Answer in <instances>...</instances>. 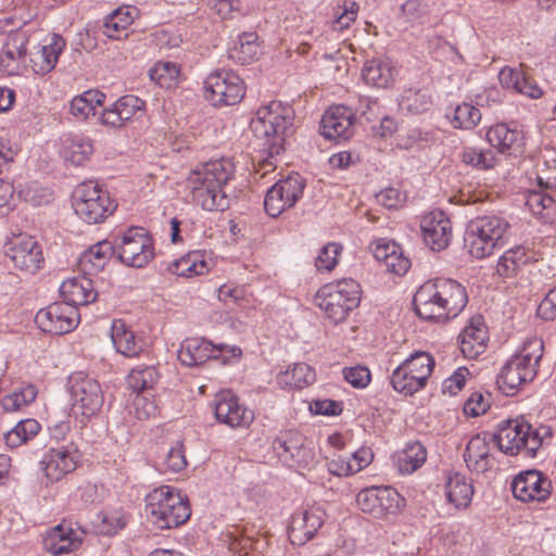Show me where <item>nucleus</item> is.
<instances>
[{
  "label": "nucleus",
  "mask_w": 556,
  "mask_h": 556,
  "mask_svg": "<svg viewBox=\"0 0 556 556\" xmlns=\"http://www.w3.org/2000/svg\"><path fill=\"white\" fill-rule=\"evenodd\" d=\"M467 302L466 289L456 280L445 278L426 281L413 299L415 312L420 318L438 321L456 317Z\"/></svg>",
  "instance_id": "nucleus-1"
},
{
  "label": "nucleus",
  "mask_w": 556,
  "mask_h": 556,
  "mask_svg": "<svg viewBox=\"0 0 556 556\" xmlns=\"http://www.w3.org/2000/svg\"><path fill=\"white\" fill-rule=\"evenodd\" d=\"M235 172L233 162L226 157L197 166L187 179L193 201L208 212L227 210L230 201L225 187L233 178Z\"/></svg>",
  "instance_id": "nucleus-2"
},
{
  "label": "nucleus",
  "mask_w": 556,
  "mask_h": 556,
  "mask_svg": "<svg viewBox=\"0 0 556 556\" xmlns=\"http://www.w3.org/2000/svg\"><path fill=\"white\" fill-rule=\"evenodd\" d=\"M543 355V340L527 339L520 351L502 367L496 379L498 389L507 396L515 395L522 384L535 378Z\"/></svg>",
  "instance_id": "nucleus-3"
},
{
  "label": "nucleus",
  "mask_w": 556,
  "mask_h": 556,
  "mask_svg": "<svg viewBox=\"0 0 556 556\" xmlns=\"http://www.w3.org/2000/svg\"><path fill=\"white\" fill-rule=\"evenodd\" d=\"M552 438V429L541 425L532 429L523 419L507 420L500 425L498 431L493 435L498 448L508 455L523 453L527 457H534L546 439Z\"/></svg>",
  "instance_id": "nucleus-4"
},
{
  "label": "nucleus",
  "mask_w": 556,
  "mask_h": 556,
  "mask_svg": "<svg viewBox=\"0 0 556 556\" xmlns=\"http://www.w3.org/2000/svg\"><path fill=\"white\" fill-rule=\"evenodd\" d=\"M290 125V109L273 101L257 110L250 128L257 139L264 140L263 148L273 157L283 150V136Z\"/></svg>",
  "instance_id": "nucleus-5"
},
{
  "label": "nucleus",
  "mask_w": 556,
  "mask_h": 556,
  "mask_svg": "<svg viewBox=\"0 0 556 556\" xmlns=\"http://www.w3.org/2000/svg\"><path fill=\"white\" fill-rule=\"evenodd\" d=\"M361 286L353 279H342L323 286L314 302L333 324L344 321L361 302Z\"/></svg>",
  "instance_id": "nucleus-6"
},
{
  "label": "nucleus",
  "mask_w": 556,
  "mask_h": 556,
  "mask_svg": "<svg viewBox=\"0 0 556 556\" xmlns=\"http://www.w3.org/2000/svg\"><path fill=\"white\" fill-rule=\"evenodd\" d=\"M146 510L160 529L178 527L191 515L188 500L168 485H162L148 494Z\"/></svg>",
  "instance_id": "nucleus-7"
},
{
  "label": "nucleus",
  "mask_w": 556,
  "mask_h": 556,
  "mask_svg": "<svg viewBox=\"0 0 556 556\" xmlns=\"http://www.w3.org/2000/svg\"><path fill=\"white\" fill-rule=\"evenodd\" d=\"M434 358L427 352H415L405 359L391 375L393 389L410 396L422 390L434 368Z\"/></svg>",
  "instance_id": "nucleus-8"
},
{
  "label": "nucleus",
  "mask_w": 556,
  "mask_h": 556,
  "mask_svg": "<svg viewBox=\"0 0 556 556\" xmlns=\"http://www.w3.org/2000/svg\"><path fill=\"white\" fill-rule=\"evenodd\" d=\"M73 205L75 213L88 224L101 223L116 208L109 193L92 181L76 188Z\"/></svg>",
  "instance_id": "nucleus-9"
},
{
  "label": "nucleus",
  "mask_w": 556,
  "mask_h": 556,
  "mask_svg": "<svg viewBox=\"0 0 556 556\" xmlns=\"http://www.w3.org/2000/svg\"><path fill=\"white\" fill-rule=\"evenodd\" d=\"M205 98L215 106L235 105L245 92L243 80L232 71H217L204 81Z\"/></svg>",
  "instance_id": "nucleus-10"
},
{
  "label": "nucleus",
  "mask_w": 556,
  "mask_h": 556,
  "mask_svg": "<svg viewBox=\"0 0 556 556\" xmlns=\"http://www.w3.org/2000/svg\"><path fill=\"white\" fill-rule=\"evenodd\" d=\"M73 408L86 418H90L103 405V393L97 380L88 375L77 371L68 378Z\"/></svg>",
  "instance_id": "nucleus-11"
},
{
  "label": "nucleus",
  "mask_w": 556,
  "mask_h": 556,
  "mask_svg": "<svg viewBox=\"0 0 556 556\" xmlns=\"http://www.w3.org/2000/svg\"><path fill=\"white\" fill-rule=\"evenodd\" d=\"M154 257L152 238L143 228L128 229L118 247V258L127 266L142 268Z\"/></svg>",
  "instance_id": "nucleus-12"
},
{
  "label": "nucleus",
  "mask_w": 556,
  "mask_h": 556,
  "mask_svg": "<svg viewBox=\"0 0 556 556\" xmlns=\"http://www.w3.org/2000/svg\"><path fill=\"white\" fill-rule=\"evenodd\" d=\"M304 187V180L299 175L279 180L266 192L265 212L270 217H278L286 210L294 206L302 197Z\"/></svg>",
  "instance_id": "nucleus-13"
},
{
  "label": "nucleus",
  "mask_w": 556,
  "mask_h": 556,
  "mask_svg": "<svg viewBox=\"0 0 556 556\" xmlns=\"http://www.w3.org/2000/svg\"><path fill=\"white\" fill-rule=\"evenodd\" d=\"M225 354H228L230 357H239L241 349L227 344L214 345L204 339L189 338L181 343L178 358L182 365L193 367Z\"/></svg>",
  "instance_id": "nucleus-14"
},
{
  "label": "nucleus",
  "mask_w": 556,
  "mask_h": 556,
  "mask_svg": "<svg viewBox=\"0 0 556 556\" xmlns=\"http://www.w3.org/2000/svg\"><path fill=\"white\" fill-rule=\"evenodd\" d=\"M35 321L42 331L60 336L77 327L79 314L74 305L56 302L40 309L36 314Z\"/></svg>",
  "instance_id": "nucleus-15"
},
{
  "label": "nucleus",
  "mask_w": 556,
  "mask_h": 556,
  "mask_svg": "<svg viewBox=\"0 0 556 556\" xmlns=\"http://www.w3.org/2000/svg\"><path fill=\"white\" fill-rule=\"evenodd\" d=\"M273 447L290 467L308 468L315 460L313 448L305 444V439L296 431L281 433L274 440Z\"/></svg>",
  "instance_id": "nucleus-16"
},
{
  "label": "nucleus",
  "mask_w": 556,
  "mask_h": 556,
  "mask_svg": "<svg viewBox=\"0 0 556 556\" xmlns=\"http://www.w3.org/2000/svg\"><path fill=\"white\" fill-rule=\"evenodd\" d=\"M146 113V102L134 94L118 98L102 111L100 123L109 128L121 129L140 119Z\"/></svg>",
  "instance_id": "nucleus-17"
},
{
  "label": "nucleus",
  "mask_w": 556,
  "mask_h": 556,
  "mask_svg": "<svg viewBox=\"0 0 556 556\" xmlns=\"http://www.w3.org/2000/svg\"><path fill=\"white\" fill-rule=\"evenodd\" d=\"M213 408L216 420L230 428H245L254 420V413L241 404L239 397L229 390L215 395Z\"/></svg>",
  "instance_id": "nucleus-18"
},
{
  "label": "nucleus",
  "mask_w": 556,
  "mask_h": 556,
  "mask_svg": "<svg viewBox=\"0 0 556 556\" xmlns=\"http://www.w3.org/2000/svg\"><path fill=\"white\" fill-rule=\"evenodd\" d=\"M551 481L538 470L519 473L511 483L514 496L522 502H545L551 495Z\"/></svg>",
  "instance_id": "nucleus-19"
},
{
  "label": "nucleus",
  "mask_w": 556,
  "mask_h": 556,
  "mask_svg": "<svg viewBox=\"0 0 556 556\" xmlns=\"http://www.w3.org/2000/svg\"><path fill=\"white\" fill-rule=\"evenodd\" d=\"M424 241L433 251L446 249L452 239V223L441 211H432L425 215L420 224Z\"/></svg>",
  "instance_id": "nucleus-20"
},
{
  "label": "nucleus",
  "mask_w": 556,
  "mask_h": 556,
  "mask_svg": "<svg viewBox=\"0 0 556 556\" xmlns=\"http://www.w3.org/2000/svg\"><path fill=\"white\" fill-rule=\"evenodd\" d=\"M355 116L351 108L339 104L330 106L323 115L321 135L327 139H349L354 132Z\"/></svg>",
  "instance_id": "nucleus-21"
},
{
  "label": "nucleus",
  "mask_w": 556,
  "mask_h": 556,
  "mask_svg": "<svg viewBox=\"0 0 556 556\" xmlns=\"http://www.w3.org/2000/svg\"><path fill=\"white\" fill-rule=\"evenodd\" d=\"M14 266L26 273H35L43 262L42 251L31 237L15 238L7 252Z\"/></svg>",
  "instance_id": "nucleus-22"
},
{
  "label": "nucleus",
  "mask_w": 556,
  "mask_h": 556,
  "mask_svg": "<svg viewBox=\"0 0 556 556\" xmlns=\"http://www.w3.org/2000/svg\"><path fill=\"white\" fill-rule=\"evenodd\" d=\"M28 37L25 31H11L0 51V66L8 75L17 74L26 60Z\"/></svg>",
  "instance_id": "nucleus-23"
},
{
  "label": "nucleus",
  "mask_w": 556,
  "mask_h": 556,
  "mask_svg": "<svg viewBox=\"0 0 556 556\" xmlns=\"http://www.w3.org/2000/svg\"><path fill=\"white\" fill-rule=\"evenodd\" d=\"M488 339L483 317L473 316L459 334V349L466 358L475 359L485 351Z\"/></svg>",
  "instance_id": "nucleus-24"
},
{
  "label": "nucleus",
  "mask_w": 556,
  "mask_h": 556,
  "mask_svg": "<svg viewBox=\"0 0 556 556\" xmlns=\"http://www.w3.org/2000/svg\"><path fill=\"white\" fill-rule=\"evenodd\" d=\"M325 513L320 508H309L292 516L289 539L293 544H304L311 540L324 522Z\"/></svg>",
  "instance_id": "nucleus-25"
},
{
  "label": "nucleus",
  "mask_w": 556,
  "mask_h": 556,
  "mask_svg": "<svg viewBox=\"0 0 556 556\" xmlns=\"http://www.w3.org/2000/svg\"><path fill=\"white\" fill-rule=\"evenodd\" d=\"M492 440L493 435L488 433H478L469 440L464 459L470 471L482 473L492 467L493 457L490 453Z\"/></svg>",
  "instance_id": "nucleus-26"
},
{
  "label": "nucleus",
  "mask_w": 556,
  "mask_h": 556,
  "mask_svg": "<svg viewBox=\"0 0 556 556\" xmlns=\"http://www.w3.org/2000/svg\"><path fill=\"white\" fill-rule=\"evenodd\" d=\"M78 456L64 447L52 448L42 460L46 477L51 481H60L76 469Z\"/></svg>",
  "instance_id": "nucleus-27"
},
{
  "label": "nucleus",
  "mask_w": 556,
  "mask_h": 556,
  "mask_svg": "<svg viewBox=\"0 0 556 556\" xmlns=\"http://www.w3.org/2000/svg\"><path fill=\"white\" fill-rule=\"evenodd\" d=\"M60 293L63 298V303L74 305H87L97 300L98 293L94 290L93 281L87 276L71 278L60 287Z\"/></svg>",
  "instance_id": "nucleus-28"
},
{
  "label": "nucleus",
  "mask_w": 556,
  "mask_h": 556,
  "mask_svg": "<svg viewBox=\"0 0 556 556\" xmlns=\"http://www.w3.org/2000/svg\"><path fill=\"white\" fill-rule=\"evenodd\" d=\"M65 45L63 37L53 34L49 43L30 54L33 71L38 75L50 73L55 67Z\"/></svg>",
  "instance_id": "nucleus-29"
},
{
  "label": "nucleus",
  "mask_w": 556,
  "mask_h": 556,
  "mask_svg": "<svg viewBox=\"0 0 556 556\" xmlns=\"http://www.w3.org/2000/svg\"><path fill=\"white\" fill-rule=\"evenodd\" d=\"M498 80L502 87L513 89L532 99H538L543 94L542 89L529 78L521 67L506 66L502 68Z\"/></svg>",
  "instance_id": "nucleus-30"
},
{
  "label": "nucleus",
  "mask_w": 556,
  "mask_h": 556,
  "mask_svg": "<svg viewBox=\"0 0 556 556\" xmlns=\"http://www.w3.org/2000/svg\"><path fill=\"white\" fill-rule=\"evenodd\" d=\"M396 70L390 59H372L364 64L362 76L366 84L377 88L390 87L396 76Z\"/></svg>",
  "instance_id": "nucleus-31"
},
{
  "label": "nucleus",
  "mask_w": 556,
  "mask_h": 556,
  "mask_svg": "<svg viewBox=\"0 0 556 556\" xmlns=\"http://www.w3.org/2000/svg\"><path fill=\"white\" fill-rule=\"evenodd\" d=\"M490 144L501 153L513 154L522 147L523 136L516 128H509L507 124L498 123L486 131Z\"/></svg>",
  "instance_id": "nucleus-32"
},
{
  "label": "nucleus",
  "mask_w": 556,
  "mask_h": 556,
  "mask_svg": "<svg viewBox=\"0 0 556 556\" xmlns=\"http://www.w3.org/2000/svg\"><path fill=\"white\" fill-rule=\"evenodd\" d=\"M114 249L112 244L104 240L91 245L78 260V268L85 276H93L101 271Z\"/></svg>",
  "instance_id": "nucleus-33"
},
{
  "label": "nucleus",
  "mask_w": 556,
  "mask_h": 556,
  "mask_svg": "<svg viewBox=\"0 0 556 556\" xmlns=\"http://www.w3.org/2000/svg\"><path fill=\"white\" fill-rule=\"evenodd\" d=\"M80 544V538L71 527L61 523L54 527L45 538V547L55 556L67 554Z\"/></svg>",
  "instance_id": "nucleus-34"
},
{
  "label": "nucleus",
  "mask_w": 556,
  "mask_h": 556,
  "mask_svg": "<svg viewBox=\"0 0 556 556\" xmlns=\"http://www.w3.org/2000/svg\"><path fill=\"white\" fill-rule=\"evenodd\" d=\"M111 339L116 351L127 357L138 356L143 349L141 341L121 319L113 321Z\"/></svg>",
  "instance_id": "nucleus-35"
},
{
  "label": "nucleus",
  "mask_w": 556,
  "mask_h": 556,
  "mask_svg": "<svg viewBox=\"0 0 556 556\" xmlns=\"http://www.w3.org/2000/svg\"><path fill=\"white\" fill-rule=\"evenodd\" d=\"M445 493L447 501L456 508H466L471 502L473 486L464 475L455 472L447 477Z\"/></svg>",
  "instance_id": "nucleus-36"
},
{
  "label": "nucleus",
  "mask_w": 556,
  "mask_h": 556,
  "mask_svg": "<svg viewBox=\"0 0 556 556\" xmlns=\"http://www.w3.org/2000/svg\"><path fill=\"white\" fill-rule=\"evenodd\" d=\"M426 459V447L419 441H413L396 453L394 463L400 472L408 475L419 469Z\"/></svg>",
  "instance_id": "nucleus-37"
},
{
  "label": "nucleus",
  "mask_w": 556,
  "mask_h": 556,
  "mask_svg": "<svg viewBox=\"0 0 556 556\" xmlns=\"http://www.w3.org/2000/svg\"><path fill=\"white\" fill-rule=\"evenodd\" d=\"M135 8L121 7L109 14L103 24V34L111 39L127 37L128 27L134 22Z\"/></svg>",
  "instance_id": "nucleus-38"
},
{
  "label": "nucleus",
  "mask_w": 556,
  "mask_h": 556,
  "mask_svg": "<svg viewBox=\"0 0 556 556\" xmlns=\"http://www.w3.org/2000/svg\"><path fill=\"white\" fill-rule=\"evenodd\" d=\"M208 269V264L200 251L189 252L168 265V270L172 274L186 278L204 275Z\"/></svg>",
  "instance_id": "nucleus-39"
},
{
  "label": "nucleus",
  "mask_w": 556,
  "mask_h": 556,
  "mask_svg": "<svg viewBox=\"0 0 556 556\" xmlns=\"http://www.w3.org/2000/svg\"><path fill=\"white\" fill-rule=\"evenodd\" d=\"M495 247L502 241L509 229L508 222L496 215L480 216L470 222Z\"/></svg>",
  "instance_id": "nucleus-40"
},
{
  "label": "nucleus",
  "mask_w": 556,
  "mask_h": 556,
  "mask_svg": "<svg viewBox=\"0 0 556 556\" xmlns=\"http://www.w3.org/2000/svg\"><path fill=\"white\" fill-rule=\"evenodd\" d=\"M261 45L256 33H243L238 43L230 51V56L241 64H249L258 59Z\"/></svg>",
  "instance_id": "nucleus-41"
},
{
  "label": "nucleus",
  "mask_w": 556,
  "mask_h": 556,
  "mask_svg": "<svg viewBox=\"0 0 556 556\" xmlns=\"http://www.w3.org/2000/svg\"><path fill=\"white\" fill-rule=\"evenodd\" d=\"M399 105L402 111L421 114L430 110L432 99L425 89L407 88L403 90Z\"/></svg>",
  "instance_id": "nucleus-42"
},
{
  "label": "nucleus",
  "mask_w": 556,
  "mask_h": 556,
  "mask_svg": "<svg viewBox=\"0 0 556 556\" xmlns=\"http://www.w3.org/2000/svg\"><path fill=\"white\" fill-rule=\"evenodd\" d=\"M105 94L99 90H88L75 97L71 102V113L81 119L94 114L98 105H102Z\"/></svg>",
  "instance_id": "nucleus-43"
},
{
  "label": "nucleus",
  "mask_w": 556,
  "mask_h": 556,
  "mask_svg": "<svg viewBox=\"0 0 556 556\" xmlns=\"http://www.w3.org/2000/svg\"><path fill=\"white\" fill-rule=\"evenodd\" d=\"M464 240L468 253L476 258H484L491 255L496 248L470 223L467 226Z\"/></svg>",
  "instance_id": "nucleus-44"
},
{
  "label": "nucleus",
  "mask_w": 556,
  "mask_h": 556,
  "mask_svg": "<svg viewBox=\"0 0 556 556\" xmlns=\"http://www.w3.org/2000/svg\"><path fill=\"white\" fill-rule=\"evenodd\" d=\"M93 153V147L89 139L74 137L68 139L63 149V157L73 165H83Z\"/></svg>",
  "instance_id": "nucleus-45"
},
{
  "label": "nucleus",
  "mask_w": 556,
  "mask_h": 556,
  "mask_svg": "<svg viewBox=\"0 0 556 556\" xmlns=\"http://www.w3.org/2000/svg\"><path fill=\"white\" fill-rule=\"evenodd\" d=\"M529 257L523 247H515L506 251L498 260L496 271L502 277H513L528 262Z\"/></svg>",
  "instance_id": "nucleus-46"
},
{
  "label": "nucleus",
  "mask_w": 556,
  "mask_h": 556,
  "mask_svg": "<svg viewBox=\"0 0 556 556\" xmlns=\"http://www.w3.org/2000/svg\"><path fill=\"white\" fill-rule=\"evenodd\" d=\"M315 381V371L305 363H298L291 369L286 370L279 377L281 384L294 389H303Z\"/></svg>",
  "instance_id": "nucleus-47"
},
{
  "label": "nucleus",
  "mask_w": 556,
  "mask_h": 556,
  "mask_svg": "<svg viewBox=\"0 0 556 556\" xmlns=\"http://www.w3.org/2000/svg\"><path fill=\"white\" fill-rule=\"evenodd\" d=\"M40 425L35 419H24L4 434L5 444L10 447H17L34 439L40 431Z\"/></svg>",
  "instance_id": "nucleus-48"
},
{
  "label": "nucleus",
  "mask_w": 556,
  "mask_h": 556,
  "mask_svg": "<svg viewBox=\"0 0 556 556\" xmlns=\"http://www.w3.org/2000/svg\"><path fill=\"white\" fill-rule=\"evenodd\" d=\"M480 121V110L468 102L457 104L451 116V123L453 127L458 129H472L479 124Z\"/></svg>",
  "instance_id": "nucleus-49"
},
{
  "label": "nucleus",
  "mask_w": 556,
  "mask_h": 556,
  "mask_svg": "<svg viewBox=\"0 0 556 556\" xmlns=\"http://www.w3.org/2000/svg\"><path fill=\"white\" fill-rule=\"evenodd\" d=\"M526 204L529 210L542 218H549L556 212V202L551 193L545 190H533L528 193Z\"/></svg>",
  "instance_id": "nucleus-50"
},
{
  "label": "nucleus",
  "mask_w": 556,
  "mask_h": 556,
  "mask_svg": "<svg viewBox=\"0 0 556 556\" xmlns=\"http://www.w3.org/2000/svg\"><path fill=\"white\" fill-rule=\"evenodd\" d=\"M157 379L159 374L155 367L142 365L137 366L129 372L127 383L132 391L139 393L153 388Z\"/></svg>",
  "instance_id": "nucleus-51"
},
{
  "label": "nucleus",
  "mask_w": 556,
  "mask_h": 556,
  "mask_svg": "<svg viewBox=\"0 0 556 556\" xmlns=\"http://www.w3.org/2000/svg\"><path fill=\"white\" fill-rule=\"evenodd\" d=\"M462 161L477 169L493 168L497 162L495 153L490 149H478L473 147L465 148L462 153Z\"/></svg>",
  "instance_id": "nucleus-52"
},
{
  "label": "nucleus",
  "mask_w": 556,
  "mask_h": 556,
  "mask_svg": "<svg viewBox=\"0 0 556 556\" xmlns=\"http://www.w3.org/2000/svg\"><path fill=\"white\" fill-rule=\"evenodd\" d=\"M179 76V67L173 62H157L150 71V77L157 85L170 88L176 84Z\"/></svg>",
  "instance_id": "nucleus-53"
},
{
  "label": "nucleus",
  "mask_w": 556,
  "mask_h": 556,
  "mask_svg": "<svg viewBox=\"0 0 556 556\" xmlns=\"http://www.w3.org/2000/svg\"><path fill=\"white\" fill-rule=\"evenodd\" d=\"M378 501L381 518L397 513L404 503V498L391 486L378 488Z\"/></svg>",
  "instance_id": "nucleus-54"
},
{
  "label": "nucleus",
  "mask_w": 556,
  "mask_h": 556,
  "mask_svg": "<svg viewBox=\"0 0 556 556\" xmlns=\"http://www.w3.org/2000/svg\"><path fill=\"white\" fill-rule=\"evenodd\" d=\"M163 471L179 472L187 467V459L181 441L168 448L160 464Z\"/></svg>",
  "instance_id": "nucleus-55"
},
{
  "label": "nucleus",
  "mask_w": 556,
  "mask_h": 556,
  "mask_svg": "<svg viewBox=\"0 0 556 556\" xmlns=\"http://www.w3.org/2000/svg\"><path fill=\"white\" fill-rule=\"evenodd\" d=\"M342 252V247L334 242L324 245L316 260L315 266L318 271H331L338 264V257Z\"/></svg>",
  "instance_id": "nucleus-56"
},
{
  "label": "nucleus",
  "mask_w": 556,
  "mask_h": 556,
  "mask_svg": "<svg viewBox=\"0 0 556 556\" xmlns=\"http://www.w3.org/2000/svg\"><path fill=\"white\" fill-rule=\"evenodd\" d=\"M358 4L353 0H344L342 11L337 12L331 21V28L336 31H342L348 28L356 18Z\"/></svg>",
  "instance_id": "nucleus-57"
},
{
  "label": "nucleus",
  "mask_w": 556,
  "mask_h": 556,
  "mask_svg": "<svg viewBox=\"0 0 556 556\" xmlns=\"http://www.w3.org/2000/svg\"><path fill=\"white\" fill-rule=\"evenodd\" d=\"M401 11L406 22L410 24H424L429 15L427 4L419 0H407L402 4Z\"/></svg>",
  "instance_id": "nucleus-58"
},
{
  "label": "nucleus",
  "mask_w": 556,
  "mask_h": 556,
  "mask_svg": "<svg viewBox=\"0 0 556 556\" xmlns=\"http://www.w3.org/2000/svg\"><path fill=\"white\" fill-rule=\"evenodd\" d=\"M356 502L359 509L376 518H381L378 501V488H370L362 490L357 496Z\"/></svg>",
  "instance_id": "nucleus-59"
},
{
  "label": "nucleus",
  "mask_w": 556,
  "mask_h": 556,
  "mask_svg": "<svg viewBox=\"0 0 556 556\" xmlns=\"http://www.w3.org/2000/svg\"><path fill=\"white\" fill-rule=\"evenodd\" d=\"M342 374L345 381L356 389L366 388L371 380L370 370L366 366L345 367Z\"/></svg>",
  "instance_id": "nucleus-60"
},
{
  "label": "nucleus",
  "mask_w": 556,
  "mask_h": 556,
  "mask_svg": "<svg viewBox=\"0 0 556 556\" xmlns=\"http://www.w3.org/2000/svg\"><path fill=\"white\" fill-rule=\"evenodd\" d=\"M468 375V369L465 367L458 368L451 377L445 379L442 384L443 393H448L450 395H455L458 391H460L466 381V376Z\"/></svg>",
  "instance_id": "nucleus-61"
},
{
  "label": "nucleus",
  "mask_w": 556,
  "mask_h": 556,
  "mask_svg": "<svg viewBox=\"0 0 556 556\" xmlns=\"http://www.w3.org/2000/svg\"><path fill=\"white\" fill-rule=\"evenodd\" d=\"M383 265L391 273H394L396 275H404L410 267V262L407 257L403 255L402 251L399 249L395 250L394 252H391L390 256L387 258Z\"/></svg>",
  "instance_id": "nucleus-62"
},
{
  "label": "nucleus",
  "mask_w": 556,
  "mask_h": 556,
  "mask_svg": "<svg viewBox=\"0 0 556 556\" xmlns=\"http://www.w3.org/2000/svg\"><path fill=\"white\" fill-rule=\"evenodd\" d=\"M328 470L331 475L344 477L354 473L352 462L341 455H333L327 463Z\"/></svg>",
  "instance_id": "nucleus-63"
},
{
  "label": "nucleus",
  "mask_w": 556,
  "mask_h": 556,
  "mask_svg": "<svg viewBox=\"0 0 556 556\" xmlns=\"http://www.w3.org/2000/svg\"><path fill=\"white\" fill-rule=\"evenodd\" d=\"M539 315L546 320L556 318V287L552 289L538 308Z\"/></svg>",
  "instance_id": "nucleus-64"
}]
</instances>
